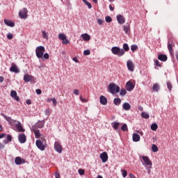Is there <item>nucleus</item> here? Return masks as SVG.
<instances>
[{
	"mask_svg": "<svg viewBox=\"0 0 178 178\" xmlns=\"http://www.w3.org/2000/svg\"><path fill=\"white\" fill-rule=\"evenodd\" d=\"M12 127L14 129V130H16V131H18L19 133H24L26 131V129L23 128L22 123L17 120H15V122L13 123Z\"/></svg>",
	"mask_w": 178,
	"mask_h": 178,
	"instance_id": "obj_1",
	"label": "nucleus"
},
{
	"mask_svg": "<svg viewBox=\"0 0 178 178\" xmlns=\"http://www.w3.org/2000/svg\"><path fill=\"white\" fill-rule=\"evenodd\" d=\"M111 52L113 55H118L119 58L123 56L125 54L124 50H123V49H120L119 47H113L111 48Z\"/></svg>",
	"mask_w": 178,
	"mask_h": 178,
	"instance_id": "obj_2",
	"label": "nucleus"
},
{
	"mask_svg": "<svg viewBox=\"0 0 178 178\" xmlns=\"http://www.w3.org/2000/svg\"><path fill=\"white\" fill-rule=\"evenodd\" d=\"M140 159L141 163H143V165L145 166V168L152 166V161H151L149 157L147 156H140Z\"/></svg>",
	"mask_w": 178,
	"mask_h": 178,
	"instance_id": "obj_3",
	"label": "nucleus"
},
{
	"mask_svg": "<svg viewBox=\"0 0 178 178\" xmlns=\"http://www.w3.org/2000/svg\"><path fill=\"white\" fill-rule=\"evenodd\" d=\"M108 90L111 94H118L120 91V87L116 86V84L112 83L108 85Z\"/></svg>",
	"mask_w": 178,
	"mask_h": 178,
	"instance_id": "obj_4",
	"label": "nucleus"
},
{
	"mask_svg": "<svg viewBox=\"0 0 178 178\" xmlns=\"http://www.w3.org/2000/svg\"><path fill=\"white\" fill-rule=\"evenodd\" d=\"M44 52L45 47H44L43 46H38L35 49L36 56L37 58H38V59H40V58H42V56H44Z\"/></svg>",
	"mask_w": 178,
	"mask_h": 178,
	"instance_id": "obj_5",
	"label": "nucleus"
},
{
	"mask_svg": "<svg viewBox=\"0 0 178 178\" xmlns=\"http://www.w3.org/2000/svg\"><path fill=\"white\" fill-rule=\"evenodd\" d=\"M173 47H175V43H173V39L169 38L168 42V49L171 56H173Z\"/></svg>",
	"mask_w": 178,
	"mask_h": 178,
	"instance_id": "obj_6",
	"label": "nucleus"
},
{
	"mask_svg": "<svg viewBox=\"0 0 178 178\" xmlns=\"http://www.w3.org/2000/svg\"><path fill=\"white\" fill-rule=\"evenodd\" d=\"M29 13V10H27V8H24L22 10H21L19 13V17L20 19H27V16Z\"/></svg>",
	"mask_w": 178,
	"mask_h": 178,
	"instance_id": "obj_7",
	"label": "nucleus"
},
{
	"mask_svg": "<svg viewBox=\"0 0 178 178\" xmlns=\"http://www.w3.org/2000/svg\"><path fill=\"white\" fill-rule=\"evenodd\" d=\"M35 144L36 147L39 149H40V151H44L45 148H47V145H44V143H42V141H41L40 140H37Z\"/></svg>",
	"mask_w": 178,
	"mask_h": 178,
	"instance_id": "obj_8",
	"label": "nucleus"
},
{
	"mask_svg": "<svg viewBox=\"0 0 178 178\" xmlns=\"http://www.w3.org/2000/svg\"><path fill=\"white\" fill-rule=\"evenodd\" d=\"M54 149L56 152H58V154H62L63 148L62 145H60V143L56 141L54 143Z\"/></svg>",
	"mask_w": 178,
	"mask_h": 178,
	"instance_id": "obj_9",
	"label": "nucleus"
},
{
	"mask_svg": "<svg viewBox=\"0 0 178 178\" xmlns=\"http://www.w3.org/2000/svg\"><path fill=\"white\" fill-rule=\"evenodd\" d=\"M127 66L129 72H134V67H136V66L134 65L133 61L128 60L127 62Z\"/></svg>",
	"mask_w": 178,
	"mask_h": 178,
	"instance_id": "obj_10",
	"label": "nucleus"
},
{
	"mask_svg": "<svg viewBox=\"0 0 178 178\" xmlns=\"http://www.w3.org/2000/svg\"><path fill=\"white\" fill-rule=\"evenodd\" d=\"M18 140L21 144H24L26 141H27V138L26 137V135L24 134H19L18 135Z\"/></svg>",
	"mask_w": 178,
	"mask_h": 178,
	"instance_id": "obj_11",
	"label": "nucleus"
},
{
	"mask_svg": "<svg viewBox=\"0 0 178 178\" xmlns=\"http://www.w3.org/2000/svg\"><path fill=\"white\" fill-rule=\"evenodd\" d=\"M100 159H102L103 163H105V162H108V153H106V152L101 153Z\"/></svg>",
	"mask_w": 178,
	"mask_h": 178,
	"instance_id": "obj_12",
	"label": "nucleus"
},
{
	"mask_svg": "<svg viewBox=\"0 0 178 178\" xmlns=\"http://www.w3.org/2000/svg\"><path fill=\"white\" fill-rule=\"evenodd\" d=\"M15 162L17 165H22V163H26V160L22 159L20 156H17L15 159Z\"/></svg>",
	"mask_w": 178,
	"mask_h": 178,
	"instance_id": "obj_13",
	"label": "nucleus"
},
{
	"mask_svg": "<svg viewBox=\"0 0 178 178\" xmlns=\"http://www.w3.org/2000/svg\"><path fill=\"white\" fill-rule=\"evenodd\" d=\"M1 116H3L4 119H6V120H7V122H8V123H9V124H10V126H12L16 122V120H12V118L10 117H8V116L5 115V114H3V113H1Z\"/></svg>",
	"mask_w": 178,
	"mask_h": 178,
	"instance_id": "obj_14",
	"label": "nucleus"
},
{
	"mask_svg": "<svg viewBox=\"0 0 178 178\" xmlns=\"http://www.w3.org/2000/svg\"><path fill=\"white\" fill-rule=\"evenodd\" d=\"M126 89L127 91H132V90H134V85H133V83L130 81L127 82L126 83Z\"/></svg>",
	"mask_w": 178,
	"mask_h": 178,
	"instance_id": "obj_15",
	"label": "nucleus"
},
{
	"mask_svg": "<svg viewBox=\"0 0 178 178\" xmlns=\"http://www.w3.org/2000/svg\"><path fill=\"white\" fill-rule=\"evenodd\" d=\"M33 79L34 76H33L32 75L25 74L24 76V81H25V83H29V81H33Z\"/></svg>",
	"mask_w": 178,
	"mask_h": 178,
	"instance_id": "obj_16",
	"label": "nucleus"
},
{
	"mask_svg": "<svg viewBox=\"0 0 178 178\" xmlns=\"http://www.w3.org/2000/svg\"><path fill=\"white\" fill-rule=\"evenodd\" d=\"M42 127H44V122L42 121H38L32 127V129H42Z\"/></svg>",
	"mask_w": 178,
	"mask_h": 178,
	"instance_id": "obj_17",
	"label": "nucleus"
},
{
	"mask_svg": "<svg viewBox=\"0 0 178 178\" xmlns=\"http://www.w3.org/2000/svg\"><path fill=\"white\" fill-rule=\"evenodd\" d=\"M117 20L119 24H123L125 22L124 17L122 15H117Z\"/></svg>",
	"mask_w": 178,
	"mask_h": 178,
	"instance_id": "obj_18",
	"label": "nucleus"
},
{
	"mask_svg": "<svg viewBox=\"0 0 178 178\" xmlns=\"http://www.w3.org/2000/svg\"><path fill=\"white\" fill-rule=\"evenodd\" d=\"M99 102L102 104V105H106L108 104V99L105 97V96H100L99 97Z\"/></svg>",
	"mask_w": 178,
	"mask_h": 178,
	"instance_id": "obj_19",
	"label": "nucleus"
},
{
	"mask_svg": "<svg viewBox=\"0 0 178 178\" xmlns=\"http://www.w3.org/2000/svg\"><path fill=\"white\" fill-rule=\"evenodd\" d=\"M4 24L8 27H15V23L12 22V20H9L7 19H4Z\"/></svg>",
	"mask_w": 178,
	"mask_h": 178,
	"instance_id": "obj_20",
	"label": "nucleus"
},
{
	"mask_svg": "<svg viewBox=\"0 0 178 178\" xmlns=\"http://www.w3.org/2000/svg\"><path fill=\"white\" fill-rule=\"evenodd\" d=\"M31 131H33L35 138L41 137V134H40V131L38 130V129L31 128Z\"/></svg>",
	"mask_w": 178,
	"mask_h": 178,
	"instance_id": "obj_21",
	"label": "nucleus"
},
{
	"mask_svg": "<svg viewBox=\"0 0 178 178\" xmlns=\"http://www.w3.org/2000/svg\"><path fill=\"white\" fill-rule=\"evenodd\" d=\"M10 96L15 99V101H19V96H17V92H16V90H11L10 92Z\"/></svg>",
	"mask_w": 178,
	"mask_h": 178,
	"instance_id": "obj_22",
	"label": "nucleus"
},
{
	"mask_svg": "<svg viewBox=\"0 0 178 178\" xmlns=\"http://www.w3.org/2000/svg\"><path fill=\"white\" fill-rule=\"evenodd\" d=\"M132 139L134 143H138V141H140V135H138V134L134 133L132 136Z\"/></svg>",
	"mask_w": 178,
	"mask_h": 178,
	"instance_id": "obj_23",
	"label": "nucleus"
},
{
	"mask_svg": "<svg viewBox=\"0 0 178 178\" xmlns=\"http://www.w3.org/2000/svg\"><path fill=\"white\" fill-rule=\"evenodd\" d=\"M158 59L161 62H166V60H168V56L165 54H160L158 56Z\"/></svg>",
	"mask_w": 178,
	"mask_h": 178,
	"instance_id": "obj_24",
	"label": "nucleus"
},
{
	"mask_svg": "<svg viewBox=\"0 0 178 178\" xmlns=\"http://www.w3.org/2000/svg\"><path fill=\"white\" fill-rule=\"evenodd\" d=\"M122 108L124 109V111H130V109H131V106L130 104L125 102L123 104Z\"/></svg>",
	"mask_w": 178,
	"mask_h": 178,
	"instance_id": "obj_25",
	"label": "nucleus"
},
{
	"mask_svg": "<svg viewBox=\"0 0 178 178\" xmlns=\"http://www.w3.org/2000/svg\"><path fill=\"white\" fill-rule=\"evenodd\" d=\"M81 37L84 41H90V40H91V36H90L88 33L82 34Z\"/></svg>",
	"mask_w": 178,
	"mask_h": 178,
	"instance_id": "obj_26",
	"label": "nucleus"
},
{
	"mask_svg": "<svg viewBox=\"0 0 178 178\" xmlns=\"http://www.w3.org/2000/svg\"><path fill=\"white\" fill-rule=\"evenodd\" d=\"M10 72H13L14 73H19V69L16 65H13L10 68Z\"/></svg>",
	"mask_w": 178,
	"mask_h": 178,
	"instance_id": "obj_27",
	"label": "nucleus"
},
{
	"mask_svg": "<svg viewBox=\"0 0 178 178\" xmlns=\"http://www.w3.org/2000/svg\"><path fill=\"white\" fill-rule=\"evenodd\" d=\"M159 89H160L159 84L156 83L153 85L152 90L154 92H158L159 91Z\"/></svg>",
	"mask_w": 178,
	"mask_h": 178,
	"instance_id": "obj_28",
	"label": "nucleus"
},
{
	"mask_svg": "<svg viewBox=\"0 0 178 178\" xmlns=\"http://www.w3.org/2000/svg\"><path fill=\"white\" fill-rule=\"evenodd\" d=\"M113 102L115 105L119 106L120 104L122 103V99H120V98H115Z\"/></svg>",
	"mask_w": 178,
	"mask_h": 178,
	"instance_id": "obj_29",
	"label": "nucleus"
},
{
	"mask_svg": "<svg viewBox=\"0 0 178 178\" xmlns=\"http://www.w3.org/2000/svg\"><path fill=\"white\" fill-rule=\"evenodd\" d=\"M119 124H120V122H115L111 124V126L115 130H118L119 129Z\"/></svg>",
	"mask_w": 178,
	"mask_h": 178,
	"instance_id": "obj_30",
	"label": "nucleus"
},
{
	"mask_svg": "<svg viewBox=\"0 0 178 178\" xmlns=\"http://www.w3.org/2000/svg\"><path fill=\"white\" fill-rule=\"evenodd\" d=\"M124 31L125 32L126 34H129V33H130V25H124Z\"/></svg>",
	"mask_w": 178,
	"mask_h": 178,
	"instance_id": "obj_31",
	"label": "nucleus"
},
{
	"mask_svg": "<svg viewBox=\"0 0 178 178\" xmlns=\"http://www.w3.org/2000/svg\"><path fill=\"white\" fill-rule=\"evenodd\" d=\"M123 48L124 51H125L126 52H129V51H130V47H129V44L127 43H124L123 44Z\"/></svg>",
	"mask_w": 178,
	"mask_h": 178,
	"instance_id": "obj_32",
	"label": "nucleus"
},
{
	"mask_svg": "<svg viewBox=\"0 0 178 178\" xmlns=\"http://www.w3.org/2000/svg\"><path fill=\"white\" fill-rule=\"evenodd\" d=\"M151 129L153 131H156L158 130V124L156 123H154L151 125Z\"/></svg>",
	"mask_w": 178,
	"mask_h": 178,
	"instance_id": "obj_33",
	"label": "nucleus"
},
{
	"mask_svg": "<svg viewBox=\"0 0 178 178\" xmlns=\"http://www.w3.org/2000/svg\"><path fill=\"white\" fill-rule=\"evenodd\" d=\"M65 38H66V35H65L64 33L58 34V40H60L61 41H63V40H65Z\"/></svg>",
	"mask_w": 178,
	"mask_h": 178,
	"instance_id": "obj_34",
	"label": "nucleus"
},
{
	"mask_svg": "<svg viewBox=\"0 0 178 178\" xmlns=\"http://www.w3.org/2000/svg\"><path fill=\"white\" fill-rule=\"evenodd\" d=\"M141 117L143 118V119H148L149 118V114L145 112H143L141 113Z\"/></svg>",
	"mask_w": 178,
	"mask_h": 178,
	"instance_id": "obj_35",
	"label": "nucleus"
},
{
	"mask_svg": "<svg viewBox=\"0 0 178 178\" xmlns=\"http://www.w3.org/2000/svg\"><path fill=\"white\" fill-rule=\"evenodd\" d=\"M158 146H156V145H154V144H153L152 145V151L153 152H158Z\"/></svg>",
	"mask_w": 178,
	"mask_h": 178,
	"instance_id": "obj_36",
	"label": "nucleus"
},
{
	"mask_svg": "<svg viewBox=\"0 0 178 178\" xmlns=\"http://www.w3.org/2000/svg\"><path fill=\"white\" fill-rule=\"evenodd\" d=\"M167 88L170 92V91H172V89L173 88V86L172 85V83H170V81L167 82Z\"/></svg>",
	"mask_w": 178,
	"mask_h": 178,
	"instance_id": "obj_37",
	"label": "nucleus"
},
{
	"mask_svg": "<svg viewBox=\"0 0 178 178\" xmlns=\"http://www.w3.org/2000/svg\"><path fill=\"white\" fill-rule=\"evenodd\" d=\"M82 1L83 3H85V5L88 6V9H91V8H92V6L87 0H82Z\"/></svg>",
	"mask_w": 178,
	"mask_h": 178,
	"instance_id": "obj_38",
	"label": "nucleus"
},
{
	"mask_svg": "<svg viewBox=\"0 0 178 178\" xmlns=\"http://www.w3.org/2000/svg\"><path fill=\"white\" fill-rule=\"evenodd\" d=\"M121 172H122V177L124 178L127 177V170L122 169Z\"/></svg>",
	"mask_w": 178,
	"mask_h": 178,
	"instance_id": "obj_39",
	"label": "nucleus"
},
{
	"mask_svg": "<svg viewBox=\"0 0 178 178\" xmlns=\"http://www.w3.org/2000/svg\"><path fill=\"white\" fill-rule=\"evenodd\" d=\"M121 130H122V131H129V129L127 128V124H124L121 127Z\"/></svg>",
	"mask_w": 178,
	"mask_h": 178,
	"instance_id": "obj_40",
	"label": "nucleus"
},
{
	"mask_svg": "<svg viewBox=\"0 0 178 178\" xmlns=\"http://www.w3.org/2000/svg\"><path fill=\"white\" fill-rule=\"evenodd\" d=\"M137 49H138V46L136 45V44H132L131 47V50L132 51V52H134L135 51H137Z\"/></svg>",
	"mask_w": 178,
	"mask_h": 178,
	"instance_id": "obj_41",
	"label": "nucleus"
},
{
	"mask_svg": "<svg viewBox=\"0 0 178 178\" xmlns=\"http://www.w3.org/2000/svg\"><path fill=\"white\" fill-rule=\"evenodd\" d=\"M126 94H127V92L124 89H121L120 92V95H121L122 97H124Z\"/></svg>",
	"mask_w": 178,
	"mask_h": 178,
	"instance_id": "obj_42",
	"label": "nucleus"
},
{
	"mask_svg": "<svg viewBox=\"0 0 178 178\" xmlns=\"http://www.w3.org/2000/svg\"><path fill=\"white\" fill-rule=\"evenodd\" d=\"M62 43L64 44V45H67V44L70 43V41L65 38V39L62 40Z\"/></svg>",
	"mask_w": 178,
	"mask_h": 178,
	"instance_id": "obj_43",
	"label": "nucleus"
},
{
	"mask_svg": "<svg viewBox=\"0 0 178 178\" xmlns=\"http://www.w3.org/2000/svg\"><path fill=\"white\" fill-rule=\"evenodd\" d=\"M44 113L46 116H49L51 115V109L50 108L46 109L44 111Z\"/></svg>",
	"mask_w": 178,
	"mask_h": 178,
	"instance_id": "obj_44",
	"label": "nucleus"
},
{
	"mask_svg": "<svg viewBox=\"0 0 178 178\" xmlns=\"http://www.w3.org/2000/svg\"><path fill=\"white\" fill-rule=\"evenodd\" d=\"M105 20L106 23H111V22H112V17H111L110 16H107L106 17Z\"/></svg>",
	"mask_w": 178,
	"mask_h": 178,
	"instance_id": "obj_45",
	"label": "nucleus"
},
{
	"mask_svg": "<svg viewBox=\"0 0 178 178\" xmlns=\"http://www.w3.org/2000/svg\"><path fill=\"white\" fill-rule=\"evenodd\" d=\"M90 54H91V51H90L89 49H86L83 51V55L85 56L90 55Z\"/></svg>",
	"mask_w": 178,
	"mask_h": 178,
	"instance_id": "obj_46",
	"label": "nucleus"
},
{
	"mask_svg": "<svg viewBox=\"0 0 178 178\" xmlns=\"http://www.w3.org/2000/svg\"><path fill=\"white\" fill-rule=\"evenodd\" d=\"M42 37L44 40H48V34H47L44 31H42Z\"/></svg>",
	"mask_w": 178,
	"mask_h": 178,
	"instance_id": "obj_47",
	"label": "nucleus"
},
{
	"mask_svg": "<svg viewBox=\"0 0 178 178\" xmlns=\"http://www.w3.org/2000/svg\"><path fill=\"white\" fill-rule=\"evenodd\" d=\"M147 170V173L148 175H151V169H152V165H150L149 167H145Z\"/></svg>",
	"mask_w": 178,
	"mask_h": 178,
	"instance_id": "obj_48",
	"label": "nucleus"
},
{
	"mask_svg": "<svg viewBox=\"0 0 178 178\" xmlns=\"http://www.w3.org/2000/svg\"><path fill=\"white\" fill-rule=\"evenodd\" d=\"M7 38L8 40H12V38H13V34L10 33H8Z\"/></svg>",
	"mask_w": 178,
	"mask_h": 178,
	"instance_id": "obj_49",
	"label": "nucleus"
},
{
	"mask_svg": "<svg viewBox=\"0 0 178 178\" xmlns=\"http://www.w3.org/2000/svg\"><path fill=\"white\" fill-rule=\"evenodd\" d=\"M79 175H81V176H83L84 175V170L80 168L79 170H78Z\"/></svg>",
	"mask_w": 178,
	"mask_h": 178,
	"instance_id": "obj_50",
	"label": "nucleus"
},
{
	"mask_svg": "<svg viewBox=\"0 0 178 178\" xmlns=\"http://www.w3.org/2000/svg\"><path fill=\"white\" fill-rule=\"evenodd\" d=\"M155 63H156V66H157V67H161L162 66L161 65V63H159V60H155Z\"/></svg>",
	"mask_w": 178,
	"mask_h": 178,
	"instance_id": "obj_51",
	"label": "nucleus"
},
{
	"mask_svg": "<svg viewBox=\"0 0 178 178\" xmlns=\"http://www.w3.org/2000/svg\"><path fill=\"white\" fill-rule=\"evenodd\" d=\"M80 99H81V101L82 102H85V103L88 102V99H83V96H80Z\"/></svg>",
	"mask_w": 178,
	"mask_h": 178,
	"instance_id": "obj_52",
	"label": "nucleus"
},
{
	"mask_svg": "<svg viewBox=\"0 0 178 178\" xmlns=\"http://www.w3.org/2000/svg\"><path fill=\"white\" fill-rule=\"evenodd\" d=\"M43 57L44 59H49V54L48 53H45L43 54Z\"/></svg>",
	"mask_w": 178,
	"mask_h": 178,
	"instance_id": "obj_53",
	"label": "nucleus"
},
{
	"mask_svg": "<svg viewBox=\"0 0 178 178\" xmlns=\"http://www.w3.org/2000/svg\"><path fill=\"white\" fill-rule=\"evenodd\" d=\"M52 102H53V105L54 106H56V105L58 104V102L56 101V99L54 98L53 100H52Z\"/></svg>",
	"mask_w": 178,
	"mask_h": 178,
	"instance_id": "obj_54",
	"label": "nucleus"
},
{
	"mask_svg": "<svg viewBox=\"0 0 178 178\" xmlns=\"http://www.w3.org/2000/svg\"><path fill=\"white\" fill-rule=\"evenodd\" d=\"M109 9H110V10H112V11L115 10V5L112 6V4H110Z\"/></svg>",
	"mask_w": 178,
	"mask_h": 178,
	"instance_id": "obj_55",
	"label": "nucleus"
},
{
	"mask_svg": "<svg viewBox=\"0 0 178 178\" xmlns=\"http://www.w3.org/2000/svg\"><path fill=\"white\" fill-rule=\"evenodd\" d=\"M7 140L10 143V141H12V136L10 135H8L7 136Z\"/></svg>",
	"mask_w": 178,
	"mask_h": 178,
	"instance_id": "obj_56",
	"label": "nucleus"
},
{
	"mask_svg": "<svg viewBox=\"0 0 178 178\" xmlns=\"http://www.w3.org/2000/svg\"><path fill=\"white\" fill-rule=\"evenodd\" d=\"M35 92H36V94H38V95H41V93L42 92V91L40 89H37V90H35Z\"/></svg>",
	"mask_w": 178,
	"mask_h": 178,
	"instance_id": "obj_57",
	"label": "nucleus"
},
{
	"mask_svg": "<svg viewBox=\"0 0 178 178\" xmlns=\"http://www.w3.org/2000/svg\"><path fill=\"white\" fill-rule=\"evenodd\" d=\"M74 94H75V95H79L80 90H74Z\"/></svg>",
	"mask_w": 178,
	"mask_h": 178,
	"instance_id": "obj_58",
	"label": "nucleus"
},
{
	"mask_svg": "<svg viewBox=\"0 0 178 178\" xmlns=\"http://www.w3.org/2000/svg\"><path fill=\"white\" fill-rule=\"evenodd\" d=\"M97 23H98V24L101 25V24H102V23H104V20L99 19H97Z\"/></svg>",
	"mask_w": 178,
	"mask_h": 178,
	"instance_id": "obj_59",
	"label": "nucleus"
},
{
	"mask_svg": "<svg viewBox=\"0 0 178 178\" xmlns=\"http://www.w3.org/2000/svg\"><path fill=\"white\" fill-rule=\"evenodd\" d=\"M55 177L56 178H60V175H59V172H55Z\"/></svg>",
	"mask_w": 178,
	"mask_h": 178,
	"instance_id": "obj_60",
	"label": "nucleus"
},
{
	"mask_svg": "<svg viewBox=\"0 0 178 178\" xmlns=\"http://www.w3.org/2000/svg\"><path fill=\"white\" fill-rule=\"evenodd\" d=\"M26 104H27V105H31V100L27 99L26 100Z\"/></svg>",
	"mask_w": 178,
	"mask_h": 178,
	"instance_id": "obj_61",
	"label": "nucleus"
},
{
	"mask_svg": "<svg viewBox=\"0 0 178 178\" xmlns=\"http://www.w3.org/2000/svg\"><path fill=\"white\" fill-rule=\"evenodd\" d=\"M53 101L52 98H47V102H51Z\"/></svg>",
	"mask_w": 178,
	"mask_h": 178,
	"instance_id": "obj_62",
	"label": "nucleus"
},
{
	"mask_svg": "<svg viewBox=\"0 0 178 178\" xmlns=\"http://www.w3.org/2000/svg\"><path fill=\"white\" fill-rule=\"evenodd\" d=\"M5 145H3V144L0 143V149H2V148H4Z\"/></svg>",
	"mask_w": 178,
	"mask_h": 178,
	"instance_id": "obj_63",
	"label": "nucleus"
},
{
	"mask_svg": "<svg viewBox=\"0 0 178 178\" xmlns=\"http://www.w3.org/2000/svg\"><path fill=\"white\" fill-rule=\"evenodd\" d=\"M0 83H3V76H0Z\"/></svg>",
	"mask_w": 178,
	"mask_h": 178,
	"instance_id": "obj_64",
	"label": "nucleus"
}]
</instances>
